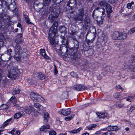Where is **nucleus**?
Returning <instances> with one entry per match:
<instances>
[{"label": "nucleus", "instance_id": "338daca9", "mask_svg": "<svg viewBox=\"0 0 135 135\" xmlns=\"http://www.w3.org/2000/svg\"><path fill=\"white\" fill-rule=\"evenodd\" d=\"M133 19L134 20H135V14L133 15Z\"/></svg>", "mask_w": 135, "mask_h": 135}, {"label": "nucleus", "instance_id": "aec40b11", "mask_svg": "<svg viewBox=\"0 0 135 135\" xmlns=\"http://www.w3.org/2000/svg\"><path fill=\"white\" fill-rule=\"evenodd\" d=\"M118 127L116 126H109L107 128V130L109 131H114L117 130Z\"/></svg>", "mask_w": 135, "mask_h": 135}, {"label": "nucleus", "instance_id": "20e7f679", "mask_svg": "<svg viewBox=\"0 0 135 135\" xmlns=\"http://www.w3.org/2000/svg\"><path fill=\"white\" fill-rule=\"evenodd\" d=\"M30 53L26 49L17 46V61H20L21 58H24L29 56Z\"/></svg>", "mask_w": 135, "mask_h": 135}, {"label": "nucleus", "instance_id": "c85d7f7f", "mask_svg": "<svg viewBox=\"0 0 135 135\" xmlns=\"http://www.w3.org/2000/svg\"><path fill=\"white\" fill-rule=\"evenodd\" d=\"M134 5V2L132 1L131 3H129L127 4L126 7L128 9H133Z\"/></svg>", "mask_w": 135, "mask_h": 135}, {"label": "nucleus", "instance_id": "a19ab883", "mask_svg": "<svg viewBox=\"0 0 135 135\" xmlns=\"http://www.w3.org/2000/svg\"><path fill=\"white\" fill-rule=\"evenodd\" d=\"M81 129V128H79L77 129H75L73 131H70L69 132L71 133L75 134L79 132Z\"/></svg>", "mask_w": 135, "mask_h": 135}, {"label": "nucleus", "instance_id": "58836bf2", "mask_svg": "<svg viewBox=\"0 0 135 135\" xmlns=\"http://www.w3.org/2000/svg\"><path fill=\"white\" fill-rule=\"evenodd\" d=\"M85 23L87 25V26H89V25L91 23V22L90 21V19L89 17H86L84 20Z\"/></svg>", "mask_w": 135, "mask_h": 135}, {"label": "nucleus", "instance_id": "72a5a7b5", "mask_svg": "<svg viewBox=\"0 0 135 135\" xmlns=\"http://www.w3.org/2000/svg\"><path fill=\"white\" fill-rule=\"evenodd\" d=\"M12 118H10L9 119L6 120L3 124L2 126L3 128L6 126L8 124L9 122L12 120Z\"/></svg>", "mask_w": 135, "mask_h": 135}, {"label": "nucleus", "instance_id": "39448f33", "mask_svg": "<svg viewBox=\"0 0 135 135\" xmlns=\"http://www.w3.org/2000/svg\"><path fill=\"white\" fill-rule=\"evenodd\" d=\"M99 15H101L102 17L105 16V10L104 8L99 7L95 8L93 13L92 16L93 18H97Z\"/></svg>", "mask_w": 135, "mask_h": 135}, {"label": "nucleus", "instance_id": "de8ad7c7", "mask_svg": "<svg viewBox=\"0 0 135 135\" xmlns=\"http://www.w3.org/2000/svg\"><path fill=\"white\" fill-rule=\"evenodd\" d=\"M25 21L28 23L30 24L31 23L30 21V19L27 16H25Z\"/></svg>", "mask_w": 135, "mask_h": 135}, {"label": "nucleus", "instance_id": "412c9836", "mask_svg": "<svg viewBox=\"0 0 135 135\" xmlns=\"http://www.w3.org/2000/svg\"><path fill=\"white\" fill-rule=\"evenodd\" d=\"M40 54L46 59H48L49 58V56L46 54L45 53V50L44 49H40Z\"/></svg>", "mask_w": 135, "mask_h": 135}, {"label": "nucleus", "instance_id": "423d86ee", "mask_svg": "<svg viewBox=\"0 0 135 135\" xmlns=\"http://www.w3.org/2000/svg\"><path fill=\"white\" fill-rule=\"evenodd\" d=\"M84 9L83 8L78 10L76 13V16L74 18V20L76 22L79 21L81 22H82L84 16Z\"/></svg>", "mask_w": 135, "mask_h": 135}, {"label": "nucleus", "instance_id": "c756f323", "mask_svg": "<svg viewBox=\"0 0 135 135\" xmlns=\"http://www.w3.org/2000/svg\"><path fill=\"white\" fill-rule=\"evenodd\" d=\"M106 9L107 13H111L113 11L112 8L109 4H108L106 6Z\"/></svg>", "mask_w": 135, "mask_h": 135}, {"label": "nucleus", "instance_id": "cd10ccee", "mask_svg": "<svg viewBox=\"0 0 135 135\" xmlns=\"http://www.w3.org/2000/svg\"><path fill=\"white\" fill-rule=\"evenodd\" d=\"M61 42L62 44L63 45H64V46H66V45H67L68 44L67 41L66 40L65 37L64 36H61Z\"/></svg>", "mask_w": 135, "mask_h": 135}, {"label": "nucleus", "instance_id": "c03bdc74", "mask_svg": "<svg viewBox=\"0 0 135 135\" xmlns=\"http://www.w3.org/2000/svg\"><path fill=\"white\" fill-rule=\"evenodd\" d=\"M134 32H135V27L130 29L128 32L130 34H131Z\"/></svg>", "mask_w": 135, "mask_h": 135}, {"label": "nucleus", "instance_id": "864d4df0", "mask_svg": "<svg viewBox=\"0 0 135 135\" xmlns=\"http://www.w3.org/2000/svg\"><path fill=\"white\" fill-rule=\"evenodd\" d=\"M54 73L55 75H56L58 71L57 70V69H56V66H55V65H54Z\"/></svg>", "mask_w": 135, "mask_h": 135}, {"label": "nucleus", "instance_id": "8fccbe9b", "mask_svg": "<svg viewBox=\"0 0 135 135\" xmlns=\"http://www.w3.org/2000/svg\"><path fill=\"white\" fill-rule=\"evenodd\" d=\"M56 132L54 131H50L49 132V135H56Z\"/></svg>", "mask_w": 135, "mask_h": 135}, {"label": "nucleus", "instance_id": "f257e3e1", "mask_svg": "<svg viewBox=\"0 0 135 135\" xmlns=\"http://www.w3.org/2000/svg\"><path fill=\"white\" fill-rule=\"evenodd\" d=\"M17 16V43L20 44L23 41L22 34L24 30L21 21V17L18 15Z\"/></svg>", "mask_w": 135, "mask_h": 135}, {"label": "nucleus", "instance_id": "69168bd1", "mask_svg": "<svg viewBox=\"0 0 135 135\" xmlns=\"http://www.w3.org/2000/svg\"><path fill=\"white\" fill-rule=\"evenodd\" d=\"M132 12L129 13H127L126 14V16H129L131 14Z\"/></svg>", "mask_w": 135, "mask_h": 135}, {"label": "nucleus", "instance_id": "9d476101", "mask_svg": "<svg viewBox=\"0 0 135 135\" xmlns=\"http://www.w3.org/2000/svg\"><path fill=\"white\" fill-rule=\"evenodd\" d=\"M34 107L33 105L29 106V107H26L24 109L23 107H21L17 105V110H23L26 113L30 114L32 110L33 109Z\"/></svg>", "mask_w": 135, "mask_h": 135}, {"label": "nucleus", "instance_id": "473e14b6", "mask_svg": "<svg viewBox=\"0 0 135 135\" xmlns=\"http://www.w3.org/2000/svg\"><path fill=\"white\" fill-rule=\"evenodd\" d=\"M4 37L1 34L0 35V47H1L3 46L4 45Z\"/></svg>", "mask_w": 135, "mask_h": 135}, {"label": "nucleus", "instance_id": "a878e982", "mask_svg": "<svg viewBox=\"0 0 135 135\" xmlns=\"http://www.w3.org/2000/svg\"><path fill=\"white\" fill-rule=\"evenodd\" d=\"M9 100L11 101L13 104V105L14 106L16 105V103L17 100L16 98L14 95Z\"/></svg>", "mask_w": 135, "mask_h": 135}, {"label": "nucleus", "instance_id": "6e6552de", "mask_svg": "<svg viewBox=\"0 0 135 135\" xmlns=\"http://www.w3.org/2000/svg\"><path fill=\"white\" fill-rule=\"evenodd\" d=\"M8 70V76L10 78L15 79L16 77L17 68L16 67L12 66L11 68H9Z\"/></svg>", "mask_w": 135, "mask_h": 135}, {"label": "nucleus", "instance_id": "f3484780", "mask_svg": "<svg viewBox=\"0 0 135 135\" xmlns=\"http://www.w3.org/2000/svg\"><path fill=\"white\" fill-rule=\"evenodd\" d=\"M96 35L94 33H91L90 35V40L87 39H86V42L88 45H90L93 43L96 37Z\"/></svg>", "mask_w": 135, "mask_h": 135}, {"label": "nucleus", "instance_id": "393cba45", "mask_svg": "<svg viewBox=\"0 0 135 135\" xmlns=\"http://www.w3.org/2000/svg\"><path fill=\"white\" fill-rule=\"evenodd\" d=\"M97 115L100 118H104L105 117H107V113H101L98 112L97 113Z\"/></svg>", "mask_w": 135, "mask_h": 135}, {"label": "nucleus", "instance_id": "9b49d317", "mask_svg": "<svg viewBox=\"0 0 135 135\" xmlns=\"http://www.w3.org/2000/svg\"><path fill=\"white\" fill-rule=\"evenodd\" d=\"M30 98L33 100L40 102L42 100V98L40 95L34 92H31L30 95Z\"/></svg>", "mask_w": 135, "mask_h": 135}, {"label": "nucleus", "instance_id": "f8f14e48", "mask_svg": "<svg viewBox=\"0 0 135 135\" xmlns=\"http://www.w3.org/2000/svg\"><path fill=\"white\" fill-rule=\"evenodd\" d=\"M67 6L69 7V9H72L76 7V0H70L67 3Z\"/></svg>", "mask_w": 135, "mask_h": 135}, {"label": "nucleus", "instance_id": "052dcab7", "mask_svg": "<svg viewBox=\"0 0 135 135\" xmlns=\"http://www.w3.org/2000/svg\"><path fill=\"white\" fill-rule=\"evenodd\" d=\"M14 118L15 119H17V113H16L15 115H14Z\"/></svg>", "mask_w": 135, "mask_h": 135}, {"label": "nucleus", "instance_id": "2eb2a0df", "mask_svg": "<svg viewBox=\"0 0 135 135\" xmlns=\"http://www.w3.org/2000/svg\"><path fill=\"white\" fill-rule=\"evenodd\" d=\"M50 129V126L49 124H47L45 125L41 126L40 129V131L46 133L49 132L48 129Z\"/></svg>", "mask_w": 135, "mask_h": 135}, {"label": "nucleus", "instance_id": "ea45409f", "mask_svg": "<svg viewBox=\"0 0 135 135\" xmlns=\"http://www.w3.org/2000/svg\"><path fill=\"white\" fill-rule=\"evenodd\" d=\"M135 97L134 95L132 94L130 96L128 97V98L126 99V100L127 101L131 102L132 101L133 99Z\"/></svg>", "mask_w": 135, "mask_h": 135}, {"label": "nucleus", "instance_id": "f03ea898", "mask_svg": "<svg viewBox=\"0 0 135 135\" xmlns=\"http://www.w3.org/2000/svg\"><path fill=\"white\" fill-rule=\"evenodd\" d=\"M78 47L79 43L77 41L75 43L73 48L69 49L68 46H62V47H61V50L62 52L64 53L65 52L66 54H69L71 55H74L77 52Z\"/></svg>", "mask_w": 135, "mask_h": 135}, {"label": "nucleus", "instance_id": "680f3d73", "mask_svg": "<svg viewBox=\"0 0 135 135\" xmlns=\"http://www.w3.org/2000/svg\"><path fill=\"white\" fill-rule=\"evenodd\" d=\"M110 13H107L108 17L109 18L110 17Z\"/></svg>", "mask_w": 135, "mask_h": 135}, {"label": "nucleus", "instance_id": "1a4fd4ad", "mask_svg": "<svg viewBox=\"0 0 135 135\" xmlns=\"http://www.w3.org/2000/svg\"><path fill=\"white\" fill-rule=\"evenodd\" d=\"M12 52L11 49H9L7 51V53L4 55H2L1 57V59L3 61H7L11 58V52Z\"/></svg>", "mask_w": 135, "mask_h": 135}, {"label": "nucleus", "instance_id": "2f4dec72", "mask_svg": "<svg viewBox=\"0 0 135 135\" xmlns=\"http://www.w3.org/2000/svg\"><path fill=\"white\" fill-rule=\"evenodd\" d=\"M44 121L45 123L47 122V119L49 118V114L47 112H44Z\"/></svg>", "mask_w": 135, "mask_h": 135}, {"label": "nucleus", "instance_id": "7c9ffc66", "mask_svg": "<svg viewBox=\"0 0 135 135\" xmlns=\"http://www.w3.org/2000/svg\"><path fill=\"white\" fill-rule=\"evenodd\" d=\"M135 106L134 105L131 106L130 108L127 110V114H130L132 112L134 109Z\"/></svg>", "mask_w": 135, "mask_h": 135}, {"label": "nucleus", "instance_id": "bb28decb", "mask_svg": "<svg viewBox=\"0 0 135 135\" xmlns=\"http://www.w3.org/2000/svg\"><path fill=\"white\" fill-rule=\"evenodd\" d=\"M127 37L126 33H123L122 32H120V36L119 37V40H123L126 39Z\"/></svg>", "mask_w": 135, "mask_h": 135}, {"label": "nucleus", "instance_id": "c9c22d12", "mask_svg": "<svg viewBox=\"0 0 135 135\" xmlns=\"http://www.w3.org/2000/svg\"><path fill=\"white\" fill-rule=\"evenodd\" d=\"M38 77L41 80L44 79L45 77V75L42 74L41 72H40L38 73Z\"/></svg>", "mask_w": 135, "mask_h": 135}, {"label": "nucleus", "instance_id": "4be33fe9", "mask_svg": "<svg viewBox=\"0 0 135 135\" xmlns=\"http://www.w3.org/2000/svg\"><path fill=\"white\" fill-rule=\"evenodd\" d=\"M34 106L39 111H42L43 110V107L38 103H35Z\"/></svg>", "mask_w": 135, "mask_h": 135}, {"label": "nucleus", "instance_id": "774afa93", "mask_svg": "<svg viewBox=\"0 0 135 135\" xmlns=\"http://www.w3.org/2000/svg\"><path fill=\"white\" fill-rule=\"evenodd\" d=\"M131 78L132 79H134L135 78V76L134 75H133L131 76Z\"/></svg>", "mask_w": 135, "mask_h": 135}, {"label": "nucleus", "instance_id": "7ed1b4c3", "mask_svg": "<svg viewBox=\"0 0 135 135\" xmlns=\"http://www.w3.org/2000/svg\"><path fill=\"white\" fill-rule=\"evenodd\" d=\"M58 7H56L53 8L48 18V20L52 23L57 18L60 12Z\"/></svg>", "mask_w": 135, "mask_h": 135}, {"label": "nucleus", "instance_id": "dca6fc26", "mask_svg": "<svg viewBox=\"0 0 135 135\" xmlns=\"http://www.w3.org/2000/svg\"><path fill=\"white\" fill-rule=\"evenodd\" d=\"M63 0H52V1L55 3L56 2V3H59ZM51 0H45L44 1V4L45 6H47L50 3Z\"/></svg>", "mask_w": 135, "mask_h": 135}, {"label": "nucleus", "instance_id": "4468645a", "mask_svg": "<svg viewBox=\"0 0 135 135\" xmlns=\"http://www.w3.org/2000/svg\"><path fill=\"white\" fill-rule=\"evenodd\" d=\"M71 112L70 109L68 108L66 109H62L59 112V113H61L63 115L67 116L69 115Z\"/></svg>", "mask_w": 135, "mask_h": 135}, {"label": "nucleus", "instance_id": "bf43d9fd", "mask_svg": "<svg viewBox=\"0 0 135 135\" xmlns=\"http://www.w3.org/2000/svg\"><path fill=\"white\" fill-rule=\"evenodd\" d=\"M118 88H119L120 89H122V90H123V88L119 85H118Z\"/></svg>", "mask_w": 135, "mask_h": 135}, {"label": "nucleus", "instance_id": "3c124183", "mask_svg": "<svg viewBox=\"0 0 135 135\" xmlns=\"http://www.w3.org/2000/svg\"><path fill=\"white\" fill-rule=\"evenodd\" d=\"M71 75L74 77H77V75L76 73L74 72H72L70 73Z\"/></svg>", "mask_w": 135, "mask_h": 135}, {"label": "nucleus", "instance_id": "6e6d98bb", "mask_svg": "<svg viewBox=\"0 0 135 135\" xmlns=\"http://www.w3.org/2000/svg\"><path fill=\"white\" fill-rule=\"evenodd\" d=\"M15 131V129L14 128H13L12 130L10 132V133L12 135L14 134V132Z\"/></svg>", "mask_w": 135, "mask_h": 135}, {"label": "nucleus", "instance_id": "a18cd8bd", "mask_svg": "<svg viewBox=\"0 0 135 135\" xmlns=\"http://www.w3.org/2000/svg\"><path fill=\"white\" fill-rule=\"evenodd\" d=\"M74 115H71L70 117H66L65 118V120H66L68 121L71 120L74 117Z\"/></svg>", "mask_w": 135, "mask_h": 135}, {"label": "nucleus", "instance_id": "5fc2aeb1", "mask_svg": "<svg viewBox=\"0 0 135 135\" xmlns=\"http://www.w3.org/2000/svg\"><path fill=\"white\" fill-rule=\"evenodd\" d=\"M111 68L110 67H107V68L105 71L107 72V73H109L111 71Z\"/></svg>", "mask_w": 135, "mask_h": 135}, {"label": "nucleus", "instance_id": "b1692460", "mask_svg": "<svg viewBox=\"0 0 135 135\" xmlns=\"http://www.w3.org/2000/svg\"><path fill=\"white\" fill-rule=\"evenodd\" d=\"M120 36V32H114L112 35V37L113 39H119V37Z\"/></svg>", "mask_w": 135, "mask_h": 135}, {"label": "nucleus", "instance_id": "4d7b16f0", "mask_svg": "<svg viewBox=\"0 0 135 135\" xmlns=\"http://www.w3.org/2000/svg\"><path fill=\"white\" fill-rule=\"evenodd\" d=\"M117 1V0H110V3L112 4L116 2Z\"/></svg>", "mask_w": 135, "mask_h": 135}, {"label": "nucleus", "instance_id": "4c0bfd02", "mask_svg": "<svg viewBox=\"0 0 135 135\" xmlns=\"http://www.w3.org/2000/svg\"><path fill=\"white\" fill-rule=\"evenodd\" d=\"M17 112V119L20 118L24 114V113L22 111H20L21 110H19Z\"/></svg>", "mask_w": 135, "mask_h": 135}, {"label": "nucleus", "instance_id": "37998d69", "mask_svg": "<svg viewBox=\"0 0 135 135\" xmlns=\"http://www.w3.org/2000/svg\"><path fill=\"white\" fill-rule=\"evenodd\" d=\"M96 126V125L95 124H91L86 127V128H87L88 129L90 130H91L93 128H95Z\"/></svg>", "mask_w": 135, "mask_h": 135}, {"label": "nucleus", "instance_id": "a211bd4d", "mask_svg": "<svg viewBox=\"0 0 135 135\" xmlns=\"http://www.w3.org/2000/svg\"><path fill=\"white\" fill-rule=\"evenodd\" d=\"M73 88L75 90L79 91L84 90L85 89V87L84 86L81 85H74Z\"/></svg>", "mask_w": 135, "mask_h": 135}, {"label": "nucleus", "instance_id": "5701e85b", "mask_svg": "<svg viewBox=\"0 0 135 135\" xmlns=\"http://www.w3.org/2000/svg\"><path fill=\"white\" fill-rule=\"evenodd\" d=\"M10 105L8 103L3 104L0 106V109L2 110L7 109L9 108Z\"/></svg>", "mask_w": 135, "mask_h": 135}, {"label": "nucleus", "instance_id": "e2e57ef3", "mask_svg": "<svg viewBox=\"0 0 135 135\" xmlns=\"http://www.w3.org/2000/svg\"><path fill=\"white\" fill-rule=\"evenodd\" d=\"M66 133H62V134H60L58 135H66Z\"/></svg>", "mask_w": 135, "mask_h": 135}, {"label": "nucleus", "instance_id": "603ef678", "mask_svg": "<svg viewBox=\"0 0 135 135\" xmlns=\"http://www.w3.org/2000/svg\"><path fill=\"white\" fill-rule=\"evenodd\" d=\"M103 19H102V18L101 20L97 21V23L100 26L103 23Z\"/></svg>", "mask_w": 135, "mask_h": 135}, {"label": "nucleus", "instance_id": "f704fd0d", "mask_svg": "<svg viewBox=\"0 0 135 135\" xmlns=\"http://www.w3.org/2000/svg\"><path fill=\"white\" fill-rule=\"evenodd\" d=\"M22 69H19L17 71V76H19V80H20L22 77Z\"/></svg>", "mask_w": 135, "mask_h": 135}, {"label": "nucleus", "instance_id": "ddd939ff", "mask_svg": "<svg viewBox=\"0 0 135 135\" xmlns=\"http://www.w3.org/2000/svg\"><path fill=\"white\" fill-rule=\"evenodd\" d=\"M131 61L132 62L130 67V69L131 71L135 72V55L132 56Z\"/></svg>", "mask_w": 135, "mask_h": 135}, {"label": "nucleus", "instance_id": "0eeeda50", "mask_svg": "<svg viewBox=\"0 0 135 135\" xmlns=\"http://www.w3.org/2000/svg\"><path fill=\"white\" fill-rule=\"evenodd\" d=\"M57 22L55 21L50 28L49 32V36H55L57 32L56 29L57 27Z\"/></svg>", "mask_w": 135, "mask_h": 135}, {"label": "nucleus", "instance_id": "e433bc0d", "mask_svg": "<svg viewBox=\"0 0 135 135\" xmlns=\"http://www.w3.org/2000/svg\"><path fill=\"white\" fill-rule=\"evenodd\" d=\"M108 4L107 1H101L99 3V5L103 7L105 6L106 7Z\"/></svg>", "mask_w": 135, "mask_h": 135}, {"label": "nucleus", "instance_id": "6ab92c4d", "mask_svg": "<svg viewBox=\"0 0 135 135\" xmlns=\"http://www.w3.org/2000/svg\"><path fill=\"white\" fill-rule=\"evenodd\" d=\"M54 36H49L50 43L52 45H55L58 44V41L54 38Z\"/></svg>", "mask_w": 135, "mask_h": 135}, {"label": "nucleus", "instance_id": "09e8293b", "mask_svg": "<svg viewBox=\"0 0 135 135\" xmlns=\"http://www.w3.org/2000/svg\"><path fill=\"white\" fill-rule=\"evenodd\" d=\"M117 106L120 108H122L124 107V104L122 103H118L117 104Z\"/></svg>", "mask_w": 135, "mask_h": 135}, {"label": "nucleus", "instance_id": "79ce46f5", "mask_svg": "<svg viewBox=\"0 0 135 135\" xmlns=\"http://www.w3.org/2000/svg\"><path fill=\"white\" fill-rule=\"evenodd\" d=\"M66 28L64 26H61L59 28L60 31L61 33L65 32L66 31Z\"/></svg>", "mask_w": 135, "mask_h": 135}, {"label": "nucleus", "instance_id": "13d9d810", "mask_svg": "<svg viewBox=\"0 0 135 135\" xmlns=\"http://www.w3.org/2000/svg\"><path fill=\"white\" fill-rule=\"evenodd\" d=\"M100 134V132L99 131H97L95 133V134L97 135H99Z\"/></svg>", "mask_w": 135, "mask_h": 135}, {"label": "nucleus", "instance_id": "49530a36", "mask_svg": "<svg viewBox=\"0 0 135 135\" xmlns=\"http://www.w3.org/2000/svg\"><path fill=\"white\" fill-rule=\"evenodd\" d=\"M102 135H115V134L111 132H107L103 133Z\"/></svg>", "mask_w": 135, "mask_h": 135}, {"label": "nucleus", "instance_id": "0e129e2a", "mask_svg": "<svg viewBox=\"0 0 135 135\" xmlns=\"http://www.w3.org/2000/svg\"><path fill=\"white\" fill-rule=\"evenodd\" d=\"M125 130H126V131H128L129 130V128L128 127H126V128H125Z\"/></svg>", "mask_w": 135, "mask_h": 135}]
</instances>
